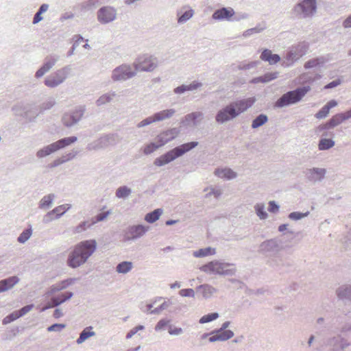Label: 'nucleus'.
Listing matches in <instances>:
<instances>
[{"label":"nucleus","instance_id":"1","mask_svg":"<svg viewBox=\"0 0 351 351\" xmlns=\"http://www.w3.org/2000/svg\"><path fill=\"white\" fill-rule=\"evenodd\" d=\"M96 249V241L88 240L82 241L75 245L69 256L67 263L72 268H76L84 264Z\"/></svg>","mask_w":351,"mask_h":351},{"label":"nucleus","instance_id":"2","mask_svg":"<svg viewBox=\"0 0 351 351\" xmlns=\"http://www.w3.org/2000/svg\"><path fill=\"white\" fill-rule=\"evenodd\" d=\"M254 102V97L237 101L220 110L216 116V121L223 123L232 119L251 107Z\"/></svg>","mask_w":351,"mask_h":351},{"label":"nucleus","instance_id":"3","mask_svg":"<svg viewBox=\"0 0 351 351\" xmlns=\"http://www.w3.org/2000/svg\"><path fill=\"white\" fill-rule=\"evenodd\" d=\"M197 142H190L178 146L166 154L160 156L154 160V165L158 167L163 166L171 162L176 158L181 156L197 145Z\"/></svg>","mask_w":351,"mask_h":351},{"label":"nucleus","instance_id":"4","mask_svg":"<svg viewBox=\"0 0 351 351\" xmlns=\"http://www.w3.org/2000/svg\"><path fill=\"white\" fill-rule=\"evenodd\" d=\"M311 90L310 86H305L298 88L295 90L289 91L284 94L276 102V106L282 107L289 104H295L302 99V98Z\"/></svg>","mask_w":351,"mask_h":351},{"label":"nucleus","instance_id":"5","mask_svg":"<svg viewBox=\"0 0 351 351\" xmlns=\"http://www.w3.org/2000/svg\"><path fill=\"white\" fill-rule=\"evenodd\" d=\"M230 266L228 263H222L218 261H211L202 265L200 270L206 273H212L219 275L230 274L233 271L228 267Z\"/></svg>","mask_w":351,"mask_h":351},{"label":"nucleus","instance_id":"6","mask_svg":"<svg viewBox=\"0 0 351 351\" xmlns=\"http://www.w3.org/2000/svg\"><path fill=\"white\" fill-rule=\"evenodd\" d=\"M175 113L173 109H167L155 113L154 115L149 117L141 121L138 127L141 128L156 121H160L171 117Z\"/></svg>","mask_w":351,"mask_h":351},{"label":"nucleus","instance_id":"7","mask_svg":"<svg viewBox=\"0 0 351 351\" xmlns=\"http://www.w3.org/2000/svg\"><path fill=\"white\" fill-rule=\"evenodd\" d=\"M156 59L148 55H143L140 56L138 58L136 63L135 64L136 71L139 70L150 71H153L156 67Z\"/></svg>","mask_w":351,"mask_h":351},{"label":"nucleus","instance_id":"8","mask_svg":"<svg viewBox=\"0 0 351 351\" xmlns=\"http://www.w3.org/2000/svg\"><path fill=\"white\" fill-rule=\"evenodd\" d=\"M316 10L315 0H304L295 6L293 12L296 15L303 14L308 16L313 14Z\"/></svg>","mask_w":351,"mask_h":351},{"label":"nucleus","instance_id":"9","mask_svg":"<svg viewBox=\"0 0 351 351\" xmlns=\"http://www.w3.org/2000/svg\"><path fill=\"white\" fill-rule=\"evenodd\" d=\"M135 74L130 66L122 65L116 68L112 73V79L115 81L125 80L132 77Z\"/></svg>","mask_w":351,"mask_h":351},{"label":"nucleus","instance_id":"10","mask_svg":"<svg viewBox=\"0 0 351 351\" xmlns=\"http://www.w3.org/2000/svg\"><path fill=\"white\" fill-rule=\"evenodd\" d=\"M116 17V11L111 7L101 8L97 13V18L99 22L107 23L113 21Z\"/></svg>","mask_w":351,"mask_h":351},{"label":"nucleus","instance_id":"11","mask_svg":"<svg viewBox=\"0 0 351 351\" xmlns=\"http://www.w3.org/2000/svg\"><path fill=\"white\" fill-rule=\"evenodd\" d=\"M178 134V131L176 128L169 129L161 132L157 136V142L159 146L162 147L169 141L174 139Z\"/></svg>","mask_w":351,"mask_h":351},{"label":"nucleus","instance_id":"12","mask_svg":"<svg viewBox=\"0 0 351 351\" xmlns=\"http://www.w3.org/2000/svg\"><path fill=\"white\" fill-rule=\"evenodd\" d=\"M66 77V75L64 71H59L53 75L47 77L45 84L48 87H55L61 84Z\"/></svg>","mask_w":351,"mask_h":351},{"label":"nucleus","instance_id":"13","mask_svg":"<svg viewBox=\"0 0 351 351\" xmlns=\"http://www.w3.org/2000/svg\"><path fill=\"white\" fill-rule=\"evenodd\" d=\"M350 118H351V109L347 112L335 114L328 120V124L332 128H335Z\"/></svg>","mask_w":351,"mask_h":351},{"label":"nucleus","instance_id":"14","mask_svg":"<svg viewBox=\"0 0 351 351\" xmlns=\"http://www.w3.org/2000/svg\"><path fill=\"white\" fill-rule=\"evenodd\" d=\"M234 14V11L232 8H223L216 10L213 14V18L215 20H230Z\"/></svg>","mask_w":351,"mask_h":351},{"label":"nucleus","instance_id":"15","mask_svg":"<svg viewBox=\"0 0 351 351\" xmlns=\"http://www.w3.org/2000/svg\"><path fill=\"white\" fill-rule=\"evenodd\" d=\"M147 230V228L143 226L138 225L132 226L128 230L127 232V239H134L143 236Z\"/></svg>","mask_w":351,"mask_h":351},{"label":"nucleus","instance_id":"16","mask_svg":"<svg viewBox=\"0 0 351 351\" xmlns=\"http://www.w3.org/2000/svg\"><path fill=\"white\" fill-rule=\"evenodd\" d=\"M337 106V102L335 100H330L315 114V117L318 119H324L330 113V109Z\"/></svg>","mask_w":351,"mask_h":351},{"label":"nucleus","instance_id":"17","mask_svg":"<svg viewBox=\"0 0 351 351\" xmlns=\"http://www.w3.org/2000/svg\"><path fill=\"white\" fill-rule=\"evenodd\" d=\"M261 58L264 61L269 62V63L271 64H276L280 60V56L278 55L273 54L271 51L269 49H265L262 52L261 55Z\"/></svg>","mask_w":351,"mask_h":351},{"label":"nucleus","instance_id":"18","mask_svg":"<svg viewBox=\"0 0 351 351\" xmlns=\"http://www.w3.org/2000/svg\"><path fill=\"white\" fill-rule=\"evenodd\" d=\"M72 295L73 293L71 292H66L57 297L53 298L51 299L52 304L44 308L43 310L47 309V308L58 306L62 304V302H65L66 300H69V298H71Z\"/></svg>","mask_w":351,"mask_h":351},{"label":"nucleus","instance_id":"19","mask_svg":"<svg viewBox=\"0 0 351 351\" xmlns=\"http://www.w3.org/2000/svg\"><path fill=\"white\" fill-rule=\"evenodd\" d=\"M82 116L81 111L75 113V115L66 114L63 117V123L66 126H71L80 120Z\"/></svg>","mask_w":351,"mask_h":351},{"label":"nucleus","instance_id":"20","mask_svg":"<svg viewBox=\"0 0 351 351\" xmlns=\"http://www.w3.org/2000/svg\"><path fill=\"white\" fill-rule=\"evenodd\" d=\"M57 146L55 143H53L43 149L38 151L36 155L38 158H43L45 156H47L51 153H53L56 151H58Z\"/></svg>","mask_w":351,"mask_h":351},{"label":"nucleus","instance_id":"21","mask_svg":"<svg viewBox=\"0 0 351 351\" xmlns=\"http://www.w3.org/2000/svg\"><path fill=\"white\" fill-rule=\"evenodd\" d=\"M57 146L55 143H53L43 149L38 151L36 155L38 158H43L45 156H47L51 153H53L56 151H58Z\"/></svg>","mask_w":351,"mask_h":351},{"label":"nucleus","instance_id":"22","mask_svg":"<svg viewBox=\"0 0 351 351\" xmlns=\"http://www.w3.org/2000/svg\"><path fill=\"white\" fill-rule=\"evenodd\" d=\"M57 146L55 143H53L43 149L38 151L36 155L38 158H43L45 156H47L51 153H53L56 151H58Z\"/></svg>","mask_w":351,"mask_h":351},{"label":"nucleus","instance_id":"23","mask_svg":"<svg viewBox=\"0 0 351 351\" xmlns=\"http://www.w3.org/2000/svg\"><path fill=\"white\" fill-rule=\"evenodd\" d=\"M95 335V332L93 331V327L88 326L83 330V331L80 333L79 338L77 339L76 342L78 344H81L84 341H85L88 338L93 337Z\"/></svg>","mask_w":351,"mask_h":351},{"label":"nucleus","instance_id":"24","mask_svg":"<svg viewBox=\"0 0 351 351\" xmlns=\"http://www.w3.org/2000/svg\"><path fill=\"white\" fill-rule=\"evenodd\" d=\"M215 173L221 178L232 179L236 177V173L230 169H217Z\"/></svg>","mask_w":351,"mask_h":351},{"label":"nucleus","instance_id":"25","mask_svg":"<svg viewBox=\"0 0 351 351\" xmlns=\"http://www.w3.org/2000/svg\"><path fill=\"white\" fill-rule=\"evenodd\" d=\"M74 282V279L69 278L66 279L65 280H62L60 283H58L51 287V292L54 293L56 291H59L60 290H62L64 289H66L71 285H72Z\"/></svg>","mask_w":351,"mask_h":351},{"label":"nucleus","instance_id":"26","mask_svg":"<svg viewBox=\"0 0 351 351\" xmlns=\"http://www.w3.org/2000/svg\"><path fill=\"white\" fill-rule=\"evenodd\" d=\"M277 75H278L277 73H268L265 74L263 76L254 78L252 80V82L254 84H256V83H259V82H261V83L268 82L272 80L276 79L277 77Z\"/></svg>","mask_w":351,"mask_h":351},{"label":"nucleus","instance_id":"27","mask_svg":"<svg viewBox=\"0 0 351 351\" xmlns=\"http://www.w3.org/2000/svg\"><path fill=\"white\" fill-rule=\"evenodd\" d=\"M215 254V249L210 247L199 249L193 252V256L197 258L204 257Z\"/></svg>","mask_w":351,"mask_h":351},{"label":"nucleus","instance_id":"28","mask_svg":"<svg viewBox=\"0 0 351 351\" xmlns=\"http://www.w3.org/2000/svg\"><path fill=\"white\" fill-rule=\"evenodd\" d=\"M55 62L56 60L53 59L46 62L43 66L36 71V77L38 78L42 77L54 65Z\"/></svg>","mask_w":351,"mask_h":351},{"label":"nucleus","instance_id":"29","mask_svg":"<svg viewBox=\"0 0 351 351\" xmlns=\"http://www.w3.org/2000/svg\"><path fill=\"white\" fill-rule=\"evenodd\" d=\"M77 141V138L75 136H71L64 138L62 139H60L56 142H55L58 149H60L62 148H64L73 143H75Z\"/></svg>","mask_w":351,"mask_h":351},{"label":"nucleus","instance_id":"30","mask_svg":"<svg viewBox=\"0 0 351 351\" xmlns=\"http://www.w3.org/2000/svg\"><path fill=\"white\" fill-rule=\"evenodd\" d=\"M162 210L160 208L154 210L145 215V219L149 223H154L157 221L162 215Z\"/></svg>","mask_w":351,"mask_h":351},{"label":"nucleus","instance_id":"31","mask_svg":"<svg viewBox=\"0 0 351 351\" xmlns=\"http://www.w3.org/2000/svg\"><path fill=\"white\" fill-rule=\"evenodd\" d=\"M132 263L130 261H123L117 266V271L121 274H126L132 268Z\"/></svg>","mask_w":351,"mask_h":351},{"label":"nucleus","instance_id":"32","mask_svg":"<svg viewBox=\"0 0 351 351\" xmlns=\"http://www.w3.org/2000/svg\"><path fill=\"white\" fill-rule=\"evenodd\" d=\"M201 86V84L198 82H193L192 84H189V86L182 85L180 86L177 87L175 89V93H182L186 90H195L197 88Z\"/></svg>","mask_w":351,"mask_h":351},{"label":"nucleus","instance_id":"33","mask_svg":"<svg viewBox=\"0 0 351 351\" xmlns=\"http://www.w3.org/2000/svg\"><path fill=\"white\" fill-rule=\"evenodd\" d=\"M217 336L219 337V341H226L228 339H231L234 336V332L230 330H222L219 329L217 330Z\"/></svg>","mask_w":351,"mask_h":351},{"label":"nucleus","instance_id":"34","mask_svg":"<svg viewBox=\"0 0 351 351\" xmlns=\"http://www.w3.org/2000/svg\"><path fill=\"white\" fill-rule=\"evenodd\" d=\"M310 172L311 173V179L316 180L324 178L326 170L324 169L313 168L310 170Z\"/></svg>","mask_w":351,"mask_h":351},{"label":"nucleus","instance_id":"35","mask_svg":"<svg viewBox=\"0 0 351 351\" xmlns=\"http://www.w3.org/2000/svg\"><path fill=\"white\" fill-rule=\"evenodd\" d=\"M335 142L328 138H322L320 140L318 147L319 150H326L332 147Z\"/></svg>","mask_w":351,"mask_h":351},{"label":"nucleus","instance_id":"36","mask_svg":"<svg viewBox=\"0 0 351 351\" xmlns=\"http://www.w3.org/2000/svg\"><path fill=\"white\" fill-rule=\"evenodd\" d=\"M48 10V5L47 4H43L38 10V12L35 14L34 19H33V23L36 24L40 22L43 17L41 16V14L43 12H45Z\"/></svg>","mask_w":351,"mask_h":351},{"label":"nucleus","instance_id":"37","mask_svg":"<svg viewBox=\"0 0 351 351\" xmlns=\"http://www.w3.org/2000/svg\"><path fill=\"white\" fill-rule=\"evenodd\" d=\"M267 121V117L266 115L261 114L258 116L252 122V126L253 128H256L264 123H265Z\"/></svg>","mask_w":351,"mask_h":351},{"label":"nucleus","instance_id":"38","mask_svg":"<svg viewBox=\"0 0 351 351\" xmlns=\"http://www.w3.org/2000/svg\"><path fill=\"white\" fill-rule=\"evenodd\" d=\"M324 62V60L323 58H315V59H312V60H310L308 61H307L305 64H304V68L305 69H311V68H313V67H315L318 65H319L320 64H323Z\"/></svg>","mask_w":351,"mask_h":351},{"label":"nucleus","instance_id":"39","mask_svg":"<svg viewBox=\"0 0 351 351\" xmlns=\"http://www.w3.org/2000/svg\"><path fill=\"white\" fill-rule=\"evenodd\" d=\"M159 147H160V146H159L158 143L157 144L154 143H149L144 147L143 153L145 155L150 154L153 153L154 152H155Z\"/></svg>","mask_w":351,"mask_h":351},{"label":"nucleus","instance_id":"40","mask_svg":"<svg viewBox=\"0 0 351 351\" xmlns=\"http://www.w3.org/2000/svg\"><path fill=\"white\" fill-rule=\"evenodd\" d=\"M219 317L218 313H213L208 315H205L199 319V323L205 324L216 319Z\"/></svg>","mask_w":351,"mask_h":351},{"label":"nucleus","instance_id":"41","mask_svg":"<svg viewBox=\"0 0 351 351\" xmlns=\"http://www.w3.org/2000/svg\"><path fill=\"white\" fill-rule=\"evenodd\" d=\"M130 189L127 186H121L117 190L116 195L119 198L125 197L130 194Z\"/></svg>","mask_w":351,"mask_h":351},{"label":"nucleus","instance_id":"42","mask_svg":"<svg viewBox=\"0 0 351 351\" xmlns=\"http://www.w3.org/2000/svg\"><path fill=\"white\" fill-rule=\"evenodd\" d=\"M70 208L69 205H61L56 208H55L52 210L53 214H56L57 217H60L69 208Z\"/></svg>","mask_w":351,"mask_h":351},{"label":"nucleus","instance_id":"43","mask_svg":"<svg viewBox=\"0 0 351 351\" xmlns=\"http://www.w3.org/2000/svg\"><path fill=\"white\" fill-rule=\"evenodd\" d=\"M53 197L51 195L45 196L40 201V208L49 207L52 202Z\"/></svg>","mask_w":351,"mask_h":351},{"label":"nucleus","instance_id":"44","mask_svg":"<svg viewBox=\"0 0 351 351\" xmlns=\"http://www.w3.org/2000/svg\"><path fill=\"white\" fill-rule=\"evenodd\" d=\"M193 15V10L190 9L186 10L184 14L180 15L178 19L179 23H184L191 19Z\"/></svg>","mask_w":351,"mask_h":351},{"label":"nucleus","instance_id":"45","mask_svg":"<svg viewBox=\"0 0 351 351\" xmlns=\"http://www.w3.org/2000/svg\"><path fill=\"white\" fill-rule=\"evenodd\" d=\"M3 281H5V282H4V285L7 287L8 290L12 288L14 285H16L19 282V278L16 276H12L7 279L3 280Z\"/></svg>","mask_w":351,"mask_h":351},{"label":"nucleus","instance_id":"46","mask_svg":"<svg viewBox=\"0 0 351 351\" xmlns=\"http://www.w3.org/2000/svg\"><path fill=\"white\" fill-rule=\"evenodd\" d=\"M255 209L256 214L260 217V219H264L267 217V214L264 210V206L263 204H257L255 206Z\"/></svg>","mask_w":351,"mask_h":351},{"label":"nucleus","instance_id":"47","mask_svg":"<svg viewBox=\"0 0 351 351\" xmlns=\"http://www.w3.org/2000/svg\"><path fill=\"white\" fill-rule=\"evenodd\" d=\"M31 234L32 230L30 229L24 230L18 238L19 242L25 243L30 237Z\"/></svg>","mask_w":351,"mask_h":351},{"label":"nucleus","instance_id":"48","mask_svg":"<svg viewBox=\"0 0 351 351\" xmlns=\"http://www.w3.org/2000/svg\"><path fill=\"white\" fill-rule=\"evenodd\" d=\"M337 294L339 298L347 297L351 300V287H346L343 289H340Z\"/></svg>","mask_w":351,"mask_h":351},{"label":"nucleus","instance_id":"49","mask_svg":"<svg viewBox=\"0 0 351 351\" xmlns=\"http://www.w3.org/2000/svg\"><path fill=\"white\" fill-rule=\"evenodd\" d=\"M180 295L182 297H192L195 296V291L192 289H183L179 292Z\"/></svg>","mask_w":351,"mask_h":351},{"label":"nucleus","instance_id":"50","mask_svg":"<svg viewBox=\"0 0 351 351\" xmlns=\"http://www.w3.org/2000/svg\"><path fill=\"white\" fill-rule=\"evenodd\" d=\"M20 317H21V315H19V311H15V312L12 313V314H10L9 316L6 317L3 319V323L7 324L11 321H14V320L18 319Z\"/></svg>","mask_w":351,"mask_h":351},{"label":"nucleus","instance_id":"51","mask_svg":"<svg viewBox=\"0 0 351 351\" xmlns=\"http://www.w3.org/2000/svg\"><path fill=\"white\" fill-rule=\"evenodd\" d=\"M169 320L161 319L156 324L155 329L156 330H160L163 329L165 326H167L169 324Z\"/></svg>","mask_w":351,"mask_h":351},{"label":"nucleus","instance_id":"52","mask_svg":"<svg viewBox=\"0 0 351 351\" xmlns=\"http://www.w3.org/2000/svg\"><path fill=\"white\" fill-rule=\"evenodd\" d=\"M110 101V97L109 95H102L101 97H100L97 99V104L98 106H100V105L104 104L105 103L108 102Z\"/></svg>","mask_w":351,"mask_h":351},{"label":"nucleus","instance_id":"53","mask_svg":"<svg viewBox=\"0 0 351 351\" xmlns=\"http://www.w3.org/2000/svg\"><path fill=\"white\" fill-rule=\"evenodd\" d=\"M182 330L181 328L172 327L171 326L169 328V333L171 335H178L181 334Z\"/></svg>","mask_w":351,"mask_h":351},{"label":"nucleus","instance_id":"54","mask_svg":"<svg viewBox=\"0 0 351 351\" xmlns=\"http://www.w3.org/2000/svg\"><path fill=\"white\" fill-rule=\"evenodd\" d=\"M144 327L143 326H138L132 328L126 335L128 339L131 338L134 335H135L138 330H143Z\"/></svg>","mask_w":351,"mask_h":351},{"label":"nucleus","instance_id":"55","mask_svg":"<svg viewBox=\"0 0 351 351\" xmlns=\"http://www.w3.org/2000/svg\"><path fill=\"white\" fill-rule=\"evenodd\" d=\"M33 307H34L33 304L27 305V306L23 307L21 309H20L19 311V315H21V316L25 315L27 313H28L29 311H31Z\"/></svg>","mask_w":351,"mask_h":351},{"label":"nucleus","instance_id":"56","mask_svg":"<svg viewBox=\"0 0 351 351\" xmlns=\"http://www.w3.org/2000/svg\"><path fill=\"white\" fill-rule=\"evenodd\" d=\"M202 117L201 112H193L189 114H188L186 117V120H195L196 119L200 118Z\"/></svg>","mask_w":351,"mask_h":351},{"label":"nucleus","instance_id":"57","mask_svg":"<svg viewBox=\"0 0 351 351\" xmlns=\"http://www.w3.org/2000/svg\"><path fill=\"white\" fill-rule=\"evenodd\" d=\"M269 211L271 213H276L278 210V206L276 204L274 201H271L269 203Z\"/></svg>","mask_w":351,"mask_h":351},{"label":"nucleus","instance_id":"58","mask_svg":"<svg viewBox=\"0 0 351 351\" xmlns=\"http://www.w3.org/2000/svg\"><path fill=\"white\" fill-rule=\"evenodd\" d=\"M64 328V325L55 324L48 328L49 331L60 330Z\"/></svg>","mask_w":351,"mask_h":351},{"label":"nucleus","instance_id":"59","mask_svg":"<svg viewBox=\"0 0 351 351\" xmlns=\"http://www.w3.org/2000/svg\"><path fill=\"white\" fill-rule=\"evenodd\" d=\"M340 84H341V80H335V81L326 84L324 86V88L325 89L332 88L336 87L337 86L339 85Z\"/></svg>","mask_w":351,"mask_h":351},{"label":"nucleus","instance_id":"60","mask_svg":"<svg viewBox=\"0 0 351 351\" xmlns=\"http://www.w3.org/2000/svg\"><path fill=\"white\" fill-rule=\"evenodd\" d=\"M330 128H332V126L328 124V121L324 123V124H322V125H319L317 128V130L321 132V131H323V130H328V129H330Z\"/></svg>","mask_w":351,"mask_h":351},{"label":"nucleus","instance_id":"61","mask_svg":"<svg viewBox=\"0 0 351 351\" xmlns=\"http://www.w3.org/2000/svg\"><path fill=\"white\" fill-rule=\"evenodd\" d=\"M210 335L211 336L208 339V341L210 342H215V341H219V337L217 336V331L216 332H213L212 333H210Z\"/></svg>","mask_w":351,"mask_h":351},{"label":"nucleus","instance_id":"62","mask_svg":"<svg viewBox=\"0 0 351 351\" xmlns=\"http://www.w3.org/2000/svg\"><path fill=\"white\" fill-rule=\"evenodd\" d=\"M109 212H106V213H100L96 217H97V221H102L104 220V219H106L107 217V216L109 215Z\"/></svg>","mask_w":351,"mask_h":351},{"label":"nucleus","instance_id":"63","mask_svg":"<svg viewBox=\"0 0 351 351\" xmlns=\"http://www.w3.org/2000/svg\"><path fill=\"white\" fill-rule=\"evenodd\" d=\"M302 217H303V215L299 213H291L289 215V217L291 219H300Z\"/></svg>","mask_w":351,"mask_h":351},{"label":"nucleus","instance_id":"64","mask_svg":"<svg viewBox=\"0 0 351 351\" xmlns=\"http://www.w3.org/2000/svg\"><path fill=\"white\" fill-rule=\"evenodd\" d=\"M344 27H351V15L343 21Z\"/></svg>","mask_w":351,"mask_h":351}]
</instances>
